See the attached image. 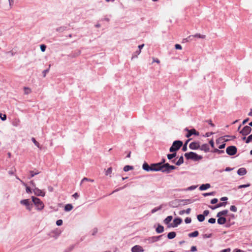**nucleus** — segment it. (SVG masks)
Segmentation results:
<instances>
[{"instance_id": "obj_1", "label": "nucleus", "mask_w": 252, "mask_h": 252, "mask_svg": "<svg viewBox=\"0 0 252 252\" xmlns=\"http://www.w3.org/2000/svg\"><path fill=\"white\" fill-rule=\"evenodd\" d=\"M184 156L187 159H191L194 161H198L203 158L202 156L198 155L196 153L193 152L186 153Z\"/></svg>"}, {"instance_id": "obj_2", "label": "nucleus", "mask_w": 252, "mask_h": 252, "mask_svg": "<svg viewBox=\"0 0 252 252\" xmlns=\"http://www.w3.org/2000/svg\"><path fill=\"white\" fill-rule=\"evenodd\" d=\"M183 143L181 140L174 141L169 148L170 152H176L183 146Z\"/></svg>"}, {"instance_id": "obj_3", "label": "nucleus", "mask_w": 252, "mask_h": 252, "mask_svg": "<svg viewBox=\"0 0 252 252\" xmlns=\"http://www.w3.org/2000/svg\"><path fill=\"white\" fill-rule=\"evenodd\" d=\"M32 199L38 210L40 211L44 208V205L43 202L39 198L35 196H32Z\"/></svg>"}, {"instance_id": "obj_4", "label": "nucleus", "mask_w": 252, "mask_h": 252, "mask_svg": "<svg viewBox=\"0 0 252 252\" xmlns=\"http://www.w3.org/2000/svg\"><path fill=\"white\" fill-rule=\"evenodd\" d=\"M162 236L163 235L157 236L149 237L148 238L144 239L143 240V242L148 244H152L159 241Z\"/></svg>"}, {"instance_id": "obj_5", "label": "nucleus", "mask_w": 252, "mask_h": 252, "mask_svg": "<svg viewBox=\"0 0 252 252\" xmlns=\"http://www.w3.org/2000/svg\"><path fill=\"white\" fill-rule=\"evenodd\" d=\"M184 130L187 131V133L185 135V136L187 138L190 137L192 135L195 136H198L199 135V132L197 131L195 128L189 129L188 127H186L184 129Z\"/></svg>"}, {"instance_id": "obj_6", "label": "nucleus", "mask_w": 252, "mask_h": 252, "mask_svg": "<svg viewBox=\"0 0 252 252\" xmlns=\"http://www.w3.org/2000/svg\"><path fill=\"white\" fill-rule=\"evenodd\" d=\"M237 152V148L235 146H229L226 149V153L227 155L232 156L235 155Z\"/></svg>"}, {"instance_id": "obj_7", "label": "nucleus", "mask_w": 252, "mask_h": 252, "mask_svg": "<svg viewBox=\"0 0 252 252\" xmlns=\"http://www.w3.org/2000/svg\"><path fill=\"white\" fill-rule=\"evenodd\" d=\"M164 169L163 170V173H169L171 171L176 169V167L174 165H171L168 163L164 164Z\"/></svg>"}, {"instance_id": "obj_8", "label": "nucleus", "mask_w": 252, "mask_h": 252, "mask_svg": "<svg viewBox=\"0 0 252 252\" xmlns=\"http://www.w3.org/2000/svg\"><path fill=\"white\" fill-rule=\"evenodd\" d=\"M252 130V129L250 126H246L239 131V132L243 136H247L251 132Z\"/></svg>"}, {"instance_id": "obj_9", "label": "nucleus", "mask_w": 252, "mask_h": 252, "mask_svg": "<svg viewBox=\"0 0 252 252\" xmlns=\"http://www.w3.org/2000/svg\"><path fill=\"white\" fill-rule=\"evenodd\" d=\"M190 149L195 150L199 149L200 144L199 141H194L191 142L189 145Z\"/></svg>"}, {"instance_id": "obj_10", "label": "nucleus", "mask_w": 252, "mask_h": 252, "mask_svg": "<svg viewBox=\"0 0 252 252\" xmlns=\"http://www.w3.org/2000/svg\"><path fill=\"white\" fill-rule=\"evenodd\" d=\"M182 222V219L180 218H177L173 220V223L170 224V226L172 227H177Z\"/></svg>"}, {"instance_id": "obj_11", "label": "nucleus", "mask_w": 252, "mask_h": 252, "mask_svg": "<svg viewBox=\"0 0 252 252\" xmlns=\"http://www.w3.org/2000/svg\"><path fill=\"white\" fill-rule=\"evenodd\" d=\"M154 166H156L157 168L154 169V171H161L162 172L164 169V164H162L160 162L154 163Z\"/></svg>"}, {"instance_id": "obj_12", "label": "nucleus", "mask_w": 252, "mask_h": 252, "mask_svg": "<svg viewBox=\"0 0 252 252\" xmlns=\"http://www.w3.org/2000/svg\"><path fill=\"white\" fill-rule=\"evenodd\" d=\"M142 169L147 172L154 171L155 169L154 168H151V165L150 166L146 162H144L143 164Z\"/></svg>"}, {"instance_id": "obj_13", "label": "nucleus", "mask_w": 252, "mask_h": 252, "mask_svg": "<svg viewBox=\"0 0 252 252\" xmlns=\"http://www.w3.org/2000/svg\"><path fill=\"white\" fill-rule=\"evenodd\" d=\"M132 252H143L144 250L139 245H135L132 247L131 250Z\"/></svg>"}, {"instance_id": "obj_14", "label": "nucleus", "mask_w": 252, "mask_h": 252, "mask_svg": "<svg viewBox=\"0 0 252 252\" xmlns=\"http://www.w3.org/2000/svg\"><path fill=\"white\" fill-rule=\"evenodd\" d=\"M33 191L34 194L37 196H45V192H43L41 190L38 189L37 188H35L33 189Z\"/></svg>"}, {"instance_id": "obj_15", "label": "nucleus", "mask_w": 252, "mask_h": 252, "mask_svg": "<svg viewBox=\"0 0 252 252\" xmlns=\"http://www.w3.org/2000/svg\"><path fill=\"white\" fill-rule=\"evenodd\" d=\"M178 203H181L183 205L188 204H190L193 202V201L190 199H179L177 200Z\"/></svg>"}, {"instance_id": "obj_16", "label": "nucleus", "mask_w": 252, "mask_h": 252, "mask_svg": "<svg viewBox=\"0 0 252 252\" xmlns=\"http://www.w3.org/2000/svg\"><path fill=\"white\" fill-rule=\"evenodd\" d=\"M219 218L217 220V222L219 224L222 225L226 223L227 220L225 217H217Z\"/></svg>"}, {"instance_id": "obj_17", "label": "nucleus", "mask_w": 252, "mask_h": 252, "mask_svg": "<svg viewBox=\"0 0 252 252\" xmlns=\"http://www.w3.org/2000/svg\"><path fill=\"white\" fill-rule=\"evenodd\" d=\"M247 170L245 168H244V167H242V168H239L238 170H237V174L239 175V176H244L245 175H246L247 174Z\"/></svg>"}, {"instance_id": "obj_18", "label": "nucleus", "mask_w": 252, "mask_h": 252, "mask_svg": "<svg viewBox=\"0 0 252 252\" xmlns=\"http://www.w3.org/2000/svg\"><path fill=\"white\" fill-rule=\"evenodd\" d=\"M199 149L206 153L209 152L210 150L209 147L207 144H203L201 146H200Z\"/></svg>"}, {"instance_id": "obj_19", "label": "nucleus", "mask_w": 252, "mask_h": 252, "mask_svg": "<svg viewBox=\"0 0 252 252\" xmlns=\"http://www.w3.org/2000/svg\"><path fill=\"white\" fill-rule=\"evenodd\" d=\"M211 186L210 184L206 183L204 184H202L199 187V189L200 190H205L210 188Z\"/></svg>"}, {"instance_id": "obj_20", "label": "nucleus", "mask_w": 252, "mask_h": 252, "mask_svg": "<svg viewBox=\"0 0 252 252\" xmlns=\"http://www.w3.org/2000/svg\"><path fill=\"white\" fill-rule=\"evenodd\" d=\"M156 231L158 233H161L164 231V227L161 225L158 224Z\"/></svg>"}, {"instance_id": "obj_21", "label": "nucleus", "mask_w": 252, "mask_h": 252, "mask_svg": "<svg viewBox=\"0 0 252 252\" xmlns=\"http://www.w3.org/2000/svg\"><path fill=\"white\" fill-rule=\"evenodd\" d=\"M73 209V206L71 204H66L64 206V211L66 212H69Z\"/></svg>"}, {"instance_id": "obj_22", "label": "nucleus", "mask_w": 252, "mask_h": 252, "mask_svg": "<svg viewBox=\"0 0 252 252\" xmlns=\"http://www.w3.org/2000/svg\"><path fill=\"white\" fill-rule=\"evenodd\" d=\"M228 212V210H224L223 211H220L217 214L216 217H221L222 216L226 215Z\"/></svg>"}, {"instance_id": "obj_23", "label": "nucleus", "mask_w": 252, "mask_h": 252, "mask_svg": "<svg viewBox=\"0 0 252 252\" xmlns=\"http://www.w3.org/2000/svg\"><path fill=\"white\" fill-rule=\"evenodd\" d=\"M176 233L174 231H172V232H170L168 233L167 238L169 239H172L176 237Z\"/></svg>"}, {"instance_id": "obj_24", "label": "nucleus", "mask_w": 252, "mask_h": 252, "mask_svg": "<svg viewBox=\"0 0 252 252\" xmlns=\"http://www.w3.org/2000/svg\"><path fill=\"white\" fill-rule=\"evenodd\" d=\"M190 211H191V209L190 208H188L186 210H181L179 212V214L180 215H183L185 213H186L187 214H189L190 213Z\"/></svg>"}, {"instance_id": "obj_25", "label": "nucleus", "mask_w": 252, "mask_h": 252, "mask_svg": "<svg viewBox=\"0 0 252 252\" xmlns=\"http://www.w3.org/2000/svg\"><path fill=\"white\" fill-rule=\"evenodd\" d=\"M184 163V158L183 156H181L178 160L175 163V164L177 166H180Z\"/></svg>"}, {"instance_id": "obj_26", "label": "nucleus", "mask_w": 252, "mask_h": 252, "mask_svg": "<svg viewBox=\"0 0 252 252\" xmlns=\"http://www.w3.org/2000/svg\"><path fill=\"white\" fill-rule=\"evenodd\" d=\"M171 154H169L167 155V158L169 160L172 159L173 158H175L177 156L176 152H171Z\"/></svg>"}, {"instance_id": "obj_27", "label": "nucleus", "mask_w": 252, "mask_h": 252, "mask_svg": "<svg viewBox=\"0 0 252 252\" xmlns=\"http://www.w3.org/2000/svg\"><path fill=\"white\" fill-rule=\"evenodd\" d=\"M191 138H189L188 139V140H186V141L185 142V144L183 145V147H182V151H184V152H185L186 151H187V145L189 143V142L191 140Z\"/></svg>"}, {"instance_id": "obj_28", "label": "nucleus", "mask_w": 252, "mask_h": 252, "mask_svg": "<svg viewBox=\"0 0 252 252\" xmlns=\"http://www.w3.org/2000/svg\"><path fill=\"white\" fill-rule=\"evenodd\" d=\"M198 235H199L198 231L196 230L191 233H189L188 234V236L189 237H197Z\"/></svg>"}, {"instance_id": "obj_29", "label": "nucleus", "mask_w": 252, "mask_h": 252, "mask_svg": "<svg viewBox=\"0 0 252 252\" xmlns=\"http://www.w3.org/2000/svg\"><path fill=\"white\" fill-rule=\"evenodd\" d=\"M30 177H29V179L32 178L35 175L39 174L40 173V172H39L38 170H36L35 171H30Z\"/></svg>"}, {"instance_id": "obj_30", "label": "nucleus", "mask_w": 252, "mask_h": 252, "mask_svg": "<svg viewBox=\"0 0 252 252\" xmlns=\"http://www.w3.org/2000/svg\"><path fill=\"white\" fill-rule=\"evenodd\" d=\"M20 203L22 205H25L26 207L27 206H28V205L30 203V200L29 199H23V200H21L20 201Z\"/></svg>"}, {"instance_id": "obj_31", "label": "nucleus", "mask_w": 252, "mask_h": 252, "mask_svg": "<svg viewBox=\"0 0 252 252\" xmlns=\"http://www.w3.org/2000/svg\"><path fill=\"white\" fill-rule=\"evenodd\" d=\"M133 169V166H131V165H126L124 167V171L125 172H127L130 170H132Z\"/></svg>"}, {"instance_id": "obj_32", "label": "nucleus", "mask_w": 252, "mask_h": 252, "mask_svg": "<svg viewBox=\"0 0 252 252\" xmlns=\"http://www.w3.org/2000/svg\"><path fill=\"white\" fill-rule=\"evenodd\" d=\"M212 152L213 153H217L218 154H223L224 153V150H222L221 149H217V148H215L213 150V151H212Z\"/></svg>"}, {"instance_id": "obj_33", "label": "nucleus", "mask_w": 252, "mask_h": 252, "mask_svg": "<svg viewBox=\"0 0 252 252\" xmlns=\"http://www.w3.org/2000/svg\"><path fill=\"white\" fill-rule=\"evenodd\" d=\"M173 217L171 216H169L167 217L164 220V222L165 224H168L172 220Z\"/></svg>"}, {"instance_id": "obj_34", "label": "nucleus", "mask_w": 252, "mask_h": 252, "mask_svg": "<svg viewBox=\"0 0 252 252\" xmlns=\"http://www.w3.org/2000/svg\"><path fill=\"white\" fill-rule=\"evenodd\" d=\"M197 218L199 222H202L205 220V217L202 214H199L197 216Z\"/></svg>"}, {"instance_id": "obj_35", "label": "nucleus", "mask_w": 252, "mask_h": 252, "mask_svg": "<svg viewBox=\"0 0 252 252\" xmlns=\"http://www.w3.org/2000/svg\"><path fill=\"white\" fill-rule=\"evenodd\" d=\"M192 35H193V37H197V38L204 39L206 37V36L205 35H201L200 33H196L195 34Z\"/></svg>"}, {"instance_id": "obj_36", "label": "nucleus", "mask_w": 252, "mask_h": 252, "mask_svg": "<svg viewBox=\"0 0 252 252\" xmlns=\"http://www.w3.org/2000/svg\"><path fill=\"white\" fill-rule=\"evenodd\" d=\"M141 51L140 50H137L134 52L132 55V59L137 57L138 55H139Z\"/></svg>"}, {"instance_id": "obj_37", "label": "nucleus", "mask_w": 252, "mask_h": 252, "mask_svg": "<svg viewBox=\"0 0 252 252\" xmlns=\"http://www.w3.org/2000/svg\"><path fill=\"white\" fill-rule=\"evenodd\" d=\"M161 208H162V205H160L158 207H155L151 210V213L152 214H154V213H156V212H157L158 211L160 210Z\"/></svg>"}, {"instance_id": "obj_38", "label": "nucleus", "mask_w": 252, "mask_h": 252, "mask_svg": "<svg viewBox=\"0 0 252 252\" xmlns=\"http://www.w3.org/2000/svg\"><path fill=\"white\" fill-rule=\"evenodd\" d=\"M32 141L33 142V143L34 144L35 146H36L38 148L41 149L39 143L35 140V139L34 137L32 138Z\"/></svg>"}, {"instance_id": "obj_39", "label": "nucleus", "mask_w": 252, "mask_h": 252, "mask_svg": "<svg viewBox=\"0 0 252 252\" xmlns=\"http://www.w3.org/2000/svg\"><path fill=\"white\" fill-rule=\"evenodd\" d=\"M215 194H216L215 191H212V192H210L204 193L202 194V195L205 197V196H207L214 195H215Z\"/></svg>"}, {"instance_id": "obj_40", "label": "nucleus", "mask_w": 252, "mask_h": 252, "mask_svg": "<svg viewBox=\"0 0 252 252\" xmlns=\"http://www.w3.org/2000/svg\"><path fill=\"white\" fill-rule=\"evenodd\" d=\"M50 66H51V64H49L48 68L45 69L42 71V74H43V77H45L46 75V74L49 71Z\"/></svg>"}, {"instance_id": "obj_41", "label": "nucleus", "mask_w": 252, "mask_h": 252, "mask_svg": "<svg viewBox=\"0 0 252 252\" xmlns=\"http://www.w3.org/2000/svg\"><path fill=\"white\" fill-rule=\"evenodd\" d=\"M66 30V27H60L56 29V31L57 32H63L64 31H65Z\"/></svg>"}, {"instance_id": "obj_42", "label": "nucleus", "mask_w": 252, "mask_h": 252, "mask_svg": "<svg viewBox=\"0 0 252 252\" xmlns=\"http://www.w3.org/2000/svg\"><path fill=\"white\" fill-rule=\"evenodd\" d=\"M193 38V35H189L187 38L183 39V42H189Z\"/></svg>"}, {"instance_id": "obj_43", "label": "nucleus", "mask_w": 252, "mask_h": 252, "mask_svg": "<svg viewBox=\"0 0 252 252\" xmlns=\"http://www.w3.org/2000/svg\"><path fill=\"white\" fill-rule=\"evenodd\" d=\"M252 141V134L249 135L246 139V140L245 141V142L247 144L249 143Z\"/></svg>"}, {"instance_id": "obj_44", "label": "nucleus", "mask_w": 252, "mask_h": 252, "mask_svg": "<svg viewBox=\"0 0 252 252\" xmlns=\"http://www.w3.org/2000/svg\"><path fill=\"white\" fill-rule=\"evenodd\" d=\"M226 204H227V202H220L218 204H217V206L218 208L220 207L225 206L226 205Z\"/></svg>"}, {"instance_id": "obj_45", "label": "nucleus", "mask_w": 252, "mask_h": 252, "mask_svg": "<svg viewBox=\"0 0 252 252\" xmlns=\"http://www.w3.org/2000/svg\"><path fill=\"white\" fill-rule=\"evenodd\" d=\"M84 181H89V182H94V180L93 179H91L90 178H87L85 177L82 180L81 184Z\"/></svg>"}, {"instance_id": "obj_46", "label": "nucleus", "mask_w": 252, "mask_h": 252, "mask_svg": "<svg viewBox=\"0 0 252 252\" xmlns=\"http://www.w3.org/2000/svg\"><path fill=\"white\" fill-rule=\"evenodd\" d=\"M6 115L5 114H2V113H0V119L4 121L6 120Z\"/></svg>"}, {"instance_id": "obj_47", "label": "nucleus", "mask_w": 252, "mask_h": 252, "mask_svg": "<svg viewBox=\"0 0 252 252\" xmlns=\"http://www.w3.org/2000/svg\"><path fill=\"white\" fill-rule=\"evenodd\" d=\"M250 186V184H245V185H240L238 187V189H242V188H247V187H249Z\"/></svg>"}, {"instance_id": "obj_48", "label": "nucleus", "mask_w": 252, "mask_h": 252, "mask_svg": "<svg viewBox=\"0 0 252 252\" xmlns=\"http://www.w3.org/2000/svg\"><path fill=\"white\" fill-rule=\"evenodd\" d=\"M126 186L125 185V186H124L123 187H121V188H118V189H116L115 190H113L111 193H110L109 195H111V194L114 193V192H117V191H119V190H120L121 189H124L126 187Z\"/></svg>"}, {"instance_id": "obj_49", "label": "nucleus", "mask_w": 252, "mask_h": 252, "mask_svg": "<svg viewBox=\"0 0 252 252\" xmlns=\"http://www.w3.org/2000/svg\"><path fill=\"white\" fill-rule=\"evenodd\" d=\"M80 54H81V51L79 50L77 52L72 54L70 55V56L73 57H75L79 56Z\"/></svg>"}, {"instance_id": "obj_50", "label": "nucleus", "mask_w": 252, "mask_h": 252, "mask_svg": "<svg viewBox=\"0 0 252 252\" xmlns=\"http://www.w3.org/2000/svg\"><path fill=\"white\" fill-rule=\"evenodd\" d=\"M230 211L234 212H236L237 211V207L234 205L231 206L230 207Z\"/></svg>"}, {"instance_id": "obj_51", "label": "nucleus", "mask_w": 252, "mask_h": 252, "mask_svg": "<svg viewBox=\"0 0 252 252\" xmlns=\"http://www.w3.org/2000/svg\"><path fill=\"white\" fill-rule=\"evenodd\" d=\"M40 50L42 52H45L46 49V46L45 44H41L40 46Z\"/></svg>"}, {"instance_id": "obj_52", "label": "nucleus", "mask_w": 252, "mask_h": 252, "mask_svg": "<svg viewBox=\"0 0 252 252\" xmlns=\"http://www.w3.org/2000/svg\"><path fill=\"white\" fill-rule=\"evenodd\" d=\"M112 169L111 167L108 168L106 171L105 175L107 176L110 175L112 173Z\"/></svg>"}, {"instance_id": "obj_53", "label": "nucleus", "mask_w": 252, "mask_h": 252, "mask_svg": "<svg viewBox=\"0 0 252 252\" xmlns=\"http://www.w3.org/2000/svg\"><path fill=\"white\" fill-rule=\"evenodd\" d=\"M177 200H175L174 201H172V202H170V205L171 206V204H172L173 205L172 206L173 207H177L178 205H179V204H177L176 203V202H178Z\"/></svg>"}, {"instance_id": "obj_54", "label": "nucleus", "mask_w": 252, "mask_h": 252, "mask_svg": "<svg viewBox=\"0 0 252 252\" xmlns=\"http://www.w3.org/2000/svg\"><path fill=\"white\" fill-rule=\"evenodd\" d=\"M208 222L211 224H214L216 222V219L215 218H210L208 220Z\"/></svg>"}, {"instance_id": "obj_55", "label": "nucleus", "mask_w": 252, "mask_h": 252, "mask_svg": "<svg viewBox=\"0 0 252 252\" xmlns=\"http://www.w3.org/2000/svg\"><path fill=\"white\" fill-rule=\"evenodd\" d=\"M212 234L211 233L210 234H204L203 235V238H209L212 237Z\"/></svg>"}, {"instance_id": "obj_56", "label": "nucleus", "mask_w": 252, "mask_h": 252, "mask_svg": "<svg viewBox=\"0 0 252 252\" xmlns=\"http://www.w3.org/2000/svg\"><path fill=\"white\" fill-rule=\"evenodd\" d=\"M191 221V219L189 217H187L185 220V222L186 223H189Z\"/></svg>"}, {"instance_id": "obj_57", "label": "nucleus", "mask_w": 252, "mask_h": 252, "mask_svg": "<svg viewBox=\"0 0 252 252\" xmlns=\"http://www.w3.org/2000/svg\"><path fill=\"white\" fill-rule=\"evenodd\" d=\"M63 220H58L56 221V224L58 226H61L63 224Z\"/></svg>"}, {"instance_id": "obj_58", "label": "nucleus", "mask_w": 252, "mask_h": 252, "mask_svg": "<svg viewBox=\"0 0 252 252\" xmlns=\"http://www.w3.org/2000/svg\"><path fill=\"white\" fill-rule=\"evenodd\" d=\"M218 201V199L216 198H213L211 200V203L212 204H215L217 203Z\"/></svg>"}, {"instance_id": "obj_59", "label": "nucleus", "mask_w": 252, "mask_h": 252, "mask_svg": "<svg viewBox=\"0 0 252 252\" xmlns=\"http://www.w3.org/2000/svg\"><path fill=\"white\" fill-rule=\"evenodd\" d=\"M73 248H74V246H71L68 248L66 249L65 250L64 252H71L73 249Z\"/></svg>"}, {"instance_id": "obj_60", "label": "nucleus", "mask_w": 252, "mask_h": 252, "mask_svg": "<svg viewBox=\"0 0 252 252\" xmlns=\"http://www.w3.org/2000/svg\"><path fill=\"white\" fill-rule=\"evenodd\" d=\"M32 207H33V204H30H30L28 205V206H27L26 207V208H27V210H28L29 211H31V210H32Z\"/></svg>"}, {"instance_id": "obj_61", "label": "nucleus", "mask_w": 252, "mask_h": 252, "mask_svg": "<svg viewBox=\"0 0 252 252\" xmlns=\"http://www.w3.org/2000/svg\"><path fill=\"white\" fill-rule=\"evenodd\" d=\"M175 48L177 50H181L182 48V46L181 45H180V44H176L175 45Z\"/></svg>"}, {"instance_id": "obj_62", "label": "nucleus", "mask_w": 252, "mask_h": 252, "mask_svg": "<svg viewBox=\"0 0 252 252\" xmlns=\"http://www.w3.org/2000/svg\"><path fill=\"white\" fill-rule=\"evenodd\" d=\"M206 122H207L211 126H215V125L212 123L211 120H208L206 121Z\"/></svg>"}, {"instance_id": "obj_63", "label": "nucleus", "mask_w": 252, "mask_h": 252, "mask_svg": "<svg viewBox=\"0 0 252 252\" xmlns=\"http://www.w3.org/2000/svg\"><path fill=\"white\" fill-rule=\"evenodd\" d=\"M197 251L196 247V246H192L191 247L190 250L189 252H194Z\"/></svg>"}, {"instance_id": "obj_64", "label": "nucleus", "mask_w": 252, "mask_h": 252, "mask_svg": "<svg viewBox=\"0 0 252 252\" xmlns=\"http://www.w3.org/2000/svg\"><path fill=\"white\" fill-rule=\"evenodd\" d=\"M209 143L210 144V145H211V146L212 147V148H214V140L213 139H211L209 142Z\"/></svg>"}]
</instances>
